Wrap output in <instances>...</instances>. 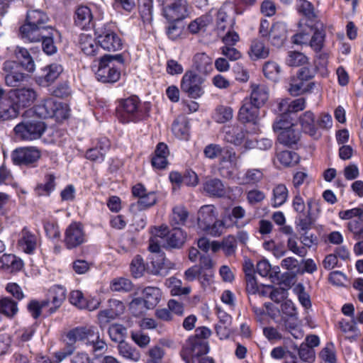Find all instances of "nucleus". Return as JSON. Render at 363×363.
<instances>
[{
	"instance_id": "29",
	"label": "nucleus",
	"mask_w": 363,
	"mask_h": 363,
	"mask_svg": "<svg viewBox=\"0 0 363 363\" xmlns=\"http://www.w3.org/2000/svg\"><path fill=\"white\" fill-rule=\"evenodd\" d=\"M203 191L210 197L222 198L226 194L223 182L218 178L207 179L203 184Z\"/></svg>"
},
{
	"instance_id": "8",
	"label": "nucleus",
	"mask_w": 363,
	"mask_h": 363,
	"mask_svg": "<svg viewBox=\"0 0 363 363\" xmlns=\"http://www.w3.org/2000/svg\"><path fill=\"white\" fill-rule=\"evenodd\" d=\"M33 112L39 118H67L68 110L62 103L49 98L42 101L39 104L33 107Z\"/></svg>"
},
{
	"instance_id": "44",
	"label": "nucleus",
	"mask_w": 363,
	"mask_h": 363,
	"mask_svg": "<svg viewBox=\"0 0 363 363\" xmlns=\"http://www.w3.org/2000/svg\"><path fill=\"white\" fill-rule=\"evenodd\" d=\"M118 350L119 354L127 359L138 362L140 358V352L125 341L118 344Z\"/></svg>"
},
{
	"instance_id": "27",
	"label": "nucleus",
	"mask_w": 363,
	"mask_h": 363,
	"mask_svg": "<svg viewBox=\"0 0 363 363\" xmlns=\"http://www.w3.org/2000/svg\"><path fill=\"white\" fill-rule=\"evenodd\" d=\"M287 38L286 25L281 21L274 22L270 27V33L267 38L271 44L276 47H281Z\"/></svg>"
},
{
	"instance_id": "3",
	"label": "nucleus",
	"mask_w": 363,
	"mask_h": 363,
	"mask_svg": "<svg viewBox=\"0 0 363 363\" xmlns=\"http://www.w3.org/2000/svg\"><path fill=\"white\" fill-rule=\"evenodd\" d=\"M216 207L212 204L202 206L197 214L199 228L206 234L213 237L220 236L225 228V222L218 219Z\"/></svg>"
},
{
	"instance_id": "43",
	"label": "nucleus",
	"mask_w": 363,
	"mask_h": 363,
	"mask_svg": "<svg viewBox=\"0 0 363 363\" xmlns=\"http://www.w3.org/2000/svg\"><path fill=\"white\" fill-rule=\"evenodd\" d=\"M172 129L177 138L185 140L189 139L190 126L186 119L175 120L172 124Z\"/></svg>"
},
{
	"instance_id": "2",
	"label": "nucleus",
	"mask_w": 363,
	"mask_h": 363,
	"mask_svg": "<svg viewBox=\"0 0 363 363\" xmlns=\"http://www.w3.org/2000/svg\"><path fill=\"white\" fill-rule=\"evenodd\" d=\"M9 60L3 64L5 83L13 89H23V48H8Z\"/></svg>"
},
{
	"instance_id": "37",
	"label": "nucleus",
	"mask_w": 363,
	"mask_h": 363,
	"mask_svg": "<svg viewBox=\"0 0 363 363\" xmlns=\"http://www.w3.org/2000/svg\"><path fill=\"white\" fill-rule=\"evenodd\" d=\"M148 248L151 252L157 254L151 258V264L153 267L152 273L155 275L160 274L164 266V253L160 254V245L152 240H150Z\"/></svg>"
},
{
	"instance_id": "53",
	"label": "nucleus",
	"mask_w": 363,
	"mask_h": 363,
	"mask_svg": "<svg viewBox=\"0 0 363 363\" xmlns=\"http://www.w3.org/2000/svg\"><path fill=\"white\" fill-rule=\"evenodd\" d=\"M43 228L47 237L51 240H59L60 231L57 222L55 220L45 219L43 220Z\"/></svg>"
},
{
	"instance_id": "4",
	"label": "nucleus",
	"mask_w": 363,
	"mask_h": 363,
	"mask_svg": "<svg viewBox=\"0 0 363 363\" xmlns=\"http://www.w3.org/2000/svg\"><path fill=\"white\" fill-rule=\"evenodd\" d=\"M302 130L313 138L318 140L321 137L320 130H327L332 126L333 121L330 114L322 113L318 117L311 111H307L299 117Z\"/></svg>"
},
{
	"instance_id": "35",
	"label": "nucleus",
	"mask_w": 363,
	"mask_h": 363,
	"mask_svg": "<svg viewBox=\"0 0 363 363\" xmlns=\"http://www.w3.org/2000/svg\"><path fill=\"white\" fill-rule=\"evenodd\" d=\"M247 53L252 60L256 61L268 57L269 48L261 40L254 39L251 42Z\"/></svg>"
},
{
	"instance_id": "28",
	"label": "nucleus",
	"mask_w": 363,
	"mask_h": 363,
	"mask_svg": "<svg viewBox=\"0 0 363 363\" xmlns=\"http://www.w3.org/2000/svg\"><path fill=\"white\" fill-rule=\"evenodd\" d=\"M91 329L93 333L88 337L85 345L87 347H91V352L95 356H99L106 351L107 344L104 338L100 337L99 331L96 326L93 325Z\"/></svg>"
},
{
	"instance_id": "39",
	"label": "nucleus",
	"mask_w": 363,
	"mask_h": 363,
	"mask_svg": "<svg viewBox=\"0 0 363 363\" xmlns=\"http://www.w3.org/2000/svg\"><path fill=\"white\" fill-rule=\"evenodd\" d=\"M314 86V82L306 83L294 77L291 79L288 91L291 96H298L311 92Z\"/></svg>"
},
{
	"instance_id": "33",
	"label": "nucleus",
	"mask_w": 363,
	"mask_h": 363,
	"mask_svg": "<svg viewBox=\"0 0 363 363\" xmlns=\"http://www.w3.org/2000/svg\"><path fill=\"white\" fill-rule=\"evenodd\" d=\"M96 38L91 35L82 33L79 35V44L82 51L87 56H96L99 51V45Z\"/></svg>"
},
{
	"instance_id": "60",
	"label": "nucleus",
	"mask_w": 363,
	"mask_h": 363,
	"mask_svg": "<svg viewBox=\"0 0 363 363\" xmlns=\"http://www.w3.org/2000/svg\"><path fill=\"white\" fill-rule=\"evenodd\" d=\"M277 159L285 167L294 166L298 162V155L291 151H281L277 155Z\"/></svg>"
},
{
	"instance_id": "12",
	"label": "nucleus",
	"mask_w": 363,
	"mask_h": 363,
	"mask_svg": "<svg viewBox=\"0 0 363 363\" xmlns=\"http://www.w3.org/2000/svg\"><path fill=\"white\" fill-rule=\"evenodd\" d=\"M162 11L169 22L180 21L189 16V4L186 0H164Z\"/></svg>"
},
{
	"instance_id": "45",
	"label": "nucleus",
	"mask_w": 363,
	"mask_h": 363,
	"mask_svg": "<svg viewBox=\"0 0 363 363\" xmlns=\"http://www.w3.org/2000/svg\"><path fill=\"white\" fill-rule=\"evenodd\" d=\"M17 301L13 300L9 297H2L0 298V313L6 317L11 318L18 312Z\"/></svg>"
},
{
	"instance_id": "62",
	"label": "nucleus",
	"mask_w": 363,
	"mask_h": 363,
	"mask_svg": "<svg viewBox=\"0 0 363 363\" xmlns=\"http://www.w3.org/2000/svg\"><path fill=\"white\" fill-rule=\"evenodd\" d=\"M45 307H48V302L43 300L41 301L32 300L28 303L27 310L34 319H38L41 315L42 309Z\"/></svg>"
},
{
	"instance_id": "11",
	"label": "nucleus",
	"mask_w": 363,
	"mask_h": 363,
	"mask_svg": "<svg viewBox=\"0 0 363 363\" xmlns=\"http://www.w3.org/2000/svg\"><path fill=\"white\" fill-rule=\"evenodd\" d=\"M209 347L208 342L197 337H189L182 347L181 357L186 363H195L194 359L206 354Z\"/></svg>"
},
{
	"instance_id": "10",
	"label": "nucleus",
	"mask_w": 363,
	"mask_h": 363,
	"mask_svg": "<svg viewBox=\"0 0 363 363\" xmlns=\"http://www.w3.org/2000/svg\"><path fill=\"white\" fill-rule=\"evenodd\" d=\"M22 96L23 89H13L9 91V98L0 101V120H10L18 116Z\"/></svg>"
},
{
	"instance_id": "56",
	"label": "nucleus",
	"mask_w": 363,
	"mask_h": 363,
	"mask_svg": "<svg viewBox=\"0 0 363 363\" xmlns=\"http://www.w3.org/2000/svg\"><path fill=\"white\" fill-rule=\"evenodd\" d=\"M130 270L132 276L135 278H140L143 275L145 271V265L140 255H138L132 259Z\"/></svg>"
},
{
	"instance_id": "30",
	"label": "nucleus",
	"mask_w": 363,
	"mask_h": 363,
	"mask_svg": "<svg viewBox=\"0 0 363 363\" xmlns=\"http://www.w3.org/2000/svg\"><path fill=\"white\" fill-rule=\"evenodd\" d=\"M264 178V174L262 169L249 168L245 171L241 177L238 178L239 184L257 186L259 184L262 182Z\"/></svg>"
},
{
	"instance_id": "19",
	"label": "nucleus",
	"mask_w": 363,
	"mask_h": 363,
	"mask_svg": "<svg viewBox=\"0 0 363 363\" xmlns=\"http://www.w3.org/2000/svg\"><path fill=\"white\" fill-rule=\"evenodd\" d=\"M43 74L35 77V82L42 86L52 84L62 73L63 67L57 63H52L43 69Z\"/></svg>"
},
{
	"instance_id": "57",
	"label": "nucleus",
	"mask_w": 363,
	"mask_h": 363,
	"mask_svg": "<svg viewBox=\"0 0 363 363\" xmlns=\"http://www.w3.org/2000/svg\"><path fill=\"white\" fill-rule=\"evenodd\" d=\"M347 229L355 240L363 239V218H354L347 223Z\"/></svg>"
},
{
	"instance_id": "50",
	"label": "nucleus",
	"mask_w": 363,
	"mask_h": 363,
	"mask_svg": "<svg viewBox=\"0 0 363 363\" xmlns=\"http://www.w3.org/2000/svg\"><path fill=\"white\" fill-rule=\"evenodd\" d=\"M126 330V328L123 325L113 323L109 326L108 333L112 341L120 344V342H124Z\"/></svg>"
},
{
	"instance_id": "58",
	"label": "nucleus",
	"mask_w": 363,
	"mask_h": 363,
	"mask_svg": "<svg viewBox=\"0 0 363 363\" xmlns=\"http://www.w3.org/2000/svg\"><path fill=\"white\" fill-rule=\"evenodd\" d=\"M307 57L298 51H289L286 57V64L291 67H298L307 62Z\"/></svg>"
},
{
	"instance_id": "16",
	"label": "nucleus",
	"mask_w": 363,
	"mask_h": 363,
	"mask_svg": "<svg viewBox=\"0 0 363 363\" xmlns=\"http://www.w3.org/2000/svg\"><path fill=\"white\" fill-rule=\"evenodd\" d=\"M74 23L82 30L96 28L93 13L87 6H79L74 13Z\"/></svg>"
},
{
	"instance_id": "14",
	"label": "nucleus",
	"mask_w": 363,
	"mask_h": 363,
	"mask_svg": "<svg viewBox=\"0 0 363 363\" xmlns=\"http://www.w3.org/2000/svg\"><path fill=\"white\" fill-rule=\"evenodd\" d=\"M110 147L111 141L108 138L106 137L98 138L94 143V146L86 150L85 157L92 162H102Z\"/></svg>"
},
{
	"instance_id": "51",
	"label": "nucleus",
	"mask_w": 363,
	"mask_h": 363,
	"mask_svg": "<svg viewBox=\"0 0 363 363\" xmlns=\"http://www.w3.org/2000/svg\"><path fill=\"white\" fill-rule=\"evenodd\" d=\"M233 116V110L231 107L219 105L215 109L214 119L219 123L230 121Z\"/></svg>"
},
{
	"instance_id": "48",
	"label": "nucleus",
	"mask_w": 363,
	"mask_h": 363,
	"mask_svg": "<svg viewBox=\"0 0 363 363\" xmlns=\"http://www.w3.org/2000/svg\"><path fill=\"white\" fill-rule=\"evenodd\" d=\"M339 325L342 333L347 335V338L355 340L359 336V331L354 318L351 321L342 320L339 322Z\"/></svg>"
},
{
	"instance_id": "9",
	"label": "nucleus",
	"mask_w": 363,
	"mask_h": 363,
	"mask_svg": "<svg viewBox=\"0 0 363 363\" xmlns=\"http://www.w3.org/2000/svg\"><path fill=\"white\" fill-rule=\"evenodd\" d=\"M204 82L205 79L195 71L187 70L181 79L180 89L189 98L197 99L204 94L202 87Z\"/></svg>"
},
{
	"instance_id": "18",
	"label": "nucleus",
	"mask_w": 363,
	"mask_h": 363,
	"mask_svg": "<svg viewBox=\"0 0 363 363\" xmlns=\"http://www.w3.org/2000/svg\"><path fill=\"white\" fill-rule=\"evenodd\" d=\"M259 108L244 99L238 112V121L242 123L257 125L259 120Z\"/></svg>"
},
{
	"instance_id": "32",
	"label": "nucleus",
	"mask_w": 363,
	"mask_h": 363,
	"mask_svg": "<svg viewBox=\"0 0 363 363\" xmlns=\"http://www.w3.org/2000/svg\"><path fill=\"white\" fill-rule=\"evenodd\" d=\"M46 130V125L40 121H32L24 123V140L40 138Z\"/></svg>"
},
{
	"instance_id": "54",
	"label": "nucleus",
	"mask_w": 363,
	"mask_h": 363,
	"mask_svg": "<svg viewBox=\"0 0 363 363\" xmlns=\"http://www.w3.org/2000/svg\"><path fill=\"white\" fill-rule=\"evenodd\" d=\"M157 198L155 191H149L145 195L138 199L135 204L139 211H145L157 203Z\"/></svg>"
},
{
	"instance_id": "59",
	"label": "nucleus",
	"mask_w": 363,
	"mask_h": 363,
	"mask_svg": "<svg viewBox=\"0 0 363 363\" xmlns=\"http://www.w3.org/2000/svg\"><path fill=\"white\" fill-rule=\"evenodd\" d=\"M38 245V238L24 228V252L33 254Z\"/></svg>"
},
{
	"instance_id": "20",
	"label": "nucleus",
	"mask_w": 363,
	"mask_h": 363,
	"mask_svg": "<svg viewBox=\"0 0 363 363\" xmlns=\"http://www.w3.org/2000/svg\"><path fill=\"white\" fill-rule=\"evenodd\" d=\"M66 298V291L61 286L55 285L51 287L46 295V298L43 301L48 302V306L51 303L49 310V314H52L62 306Z\"/></svg>"
},
{
	"instance_id": "15",
	"label": "nucleus",
	"mask_w": 363,
	"mask_h": 363,
	"mask_svg": "<svg viewBox=\"0 0 363 363\" xmlns=\"http://www.w3.org/2000/svg\"><path fill=\"white\" fill-rule=\"evenodd\" d=\"M92 327L93 325L77 326L69 330L65 335L66 345L74 351L77 341L85 343L88 337L92 335Z\"/></svg>"
},
{
	"instance_id": "42",
	"label": "nucleus",
	"mask_w": 363,
	"mask_h": 363,
	"mask_svg": "<svg viewBox=\"0 0 363 363\" xmlns=\"http://www.w3.org/2000/svg\"><path fill=\"white\" fill-rule=\"evenodd\" d=\"M325 30L323 28H315L309 40L308 45L316 53L320 52L325 45Z\"/></svg>"
},
{
	"instance_id": "31",
	"label": "nucleus",
	"mask_w": 363,
	"mask_h": 363,
	"mask_svg": "<svg viewBox=\"0 0 363 363\" xmlns=\"http://www.w3.org/2000/svg\"><path fill=\"white\" fill-rule=\"evenodd\" d=\"M194 71L207 75L213 70V60L204 52L196 53L193 58Z\"/></svg>"
},
{
	"instance_id": "13",
	"label": "nucleus",
	"mask_w": 363,
	"mask_h": 363,
	"mask_svg": "<svg viewBox=\"0 0 363 363\" xmlns=\"http://www.w3.org/2000/svg\"><path fill=\"white\" fill-rule=\"evenodd\" d=\"M86 240L83 225L79 222H72L65 230L64 244L67 250L75 249Z\"/></svg>"
},
{
	"instance_id": "41",
	"label": "nucleus",
	"mask_w": 363,
	"mask_h": 363,
	"mask_svg": "<svg viewBox=\"0 0 363 363\" xmlns=\"http://www.w3.org/2000/svg\"><path fill=\"white\" fill-rule=\"evenodd\" d=\"M189 216V211L184 206H177L174 207L169 220L171 225L173 227L184 225Z\"/></svg>"
},
{
	"instance_id": "26",
	"label": "nucleus",
	"mask_w": 363,
	"mask_h": 363,
	"mask_svg": "<svg viewBox=\"0 0 363 363\" xmlns=\"http://www.w3.org/2000/svg\"><path fill=\"white\" fill-rule=\"evenodd\" d=\"M251 93L249 98L244 99L252 102V104L259 107L263 106L269 99V89L264 84H252L250 85Z\"/></svg>"
},
{
	"instance_id": "64",
	"label": "nucleus",
	"mask_w": 363,
	"mask_h": 363,
	"mask_svg": "<svg viewBox=\"0 0 363 363\" xmlns=\"http://www.w3.org/2000/svg\"><path fill=\"white\" fill-rule=\"evenodd\" d=\"M265 197L264 192L257 189L249 190L246 193V199L248 204L250 206L261 203L265 199Z\"/></svg>"
},
{
	"instance_id": "46",
	"label": "nucleus",
	"mask_w": 363,
	"mask_h": 363,
	"mask_svg": "<svg viewBox=\"0 0 363 363\" xmlns=\"http://www.w3.org/2000/svg\"><path fill=\"white\" fill-rule=\"evenodd\" d=\"M295 128L293 119L291 118L290 114L286 112H280V115L277 121L273 124V130L276 133L287 130L291 128Z\"/></svg>"
},
{
	"instance_id": "40",
	"label": "nucleus",
	"mask_w": 363,
	"mask_h": 363,
	"mask_svg": "<svg viewBox=\"0 0 363 363\" xmlns=\"http://www.w3.org/2000/svg\"><path fill=\"white\" fill-rule=\"evenodd\" d=\"M301 133L295 128L281 131L278 135V141L287 147H293L300 140Z\"/></svg>"
},
{
	"instance_id": "49",
	"label": "nucleus",
	"mask_w": 363,
	"mask_h": 363,
	"mask_svg": "<svg viewBox=\"0 0 363 363\" xmlns=\"http://www.w3.org/2000/svg\"><path fill=\"white\" fill-rule=\"evenodd\" d=\"M45 184H38L36 186L35 191L38 195H48L55 189V176L53 174H47L45 175Z\"/></svg>"
},
{
	"instance_id": "25",
	"label": "nucleus",
	"mask_w": 363,
	"mask_h": 363,
	"mask_svg": "<svg viewBox=\"0 0 363 363\" xmlns=\"http://www.w3.org/2000/svg\"><path fill=\"white\" fill-rule=\"evenodd\" d=\"M246 210L241 206L232 208L230 212L225 216V219L230 222L228 227H235L238 229L245 228L250 223V219L246 217Z\"/></svg>"
},
{
	"instance_id": "47",
	"label": "nucleus",
	"mask_w": 363,
	"mask_h": 363,
	"mask_svg": "<svg viewBox=\"0 0 363 363\" xmlns=\"http://www.w3.org/2000/svg\"><path fill=\"white\" fill-rule=\"evenodd\" d=\"M248 132L240 127H233L226 132V140L235 145H240L245 140Z\"/></svg>"
},
{
	"instance_id": "55",
	"label": "nucleus",
	"mask_w": 363,
	"mask_h": 363,
	"mask_svg": "<svg viewBox=\"0 0 363 363\" xmlns=\"http://www.w3.org/2000/svg\"><path fill=\"white\" fill-rule=\"evenodd\" d=\"M41 157V152L35 147H24V165L35 166Z\"/></svg>"
},
{
	"instance_id": "5",
	"label": "nucleus",
	"mask_w": 363,
	"mask_h": 363,
	"mask_svg": "<svg viewBox=\"0 0 363 363\" xmlns=\"http://www.w3.org/2000/svg\"><path fill=\"white\" fill-rule=\"evenodd\" d=\"M116 61L120 65H123L125 60L122 54H106L99 59V67L96 72L98 81L102 83H115L121 77V71L115 65Z\"/></svg>"
},
{
	"instance_id": "63",
	"label": "nucleus",
	"mask_w": 363,
	"mask_h": 363,
	"mask_svg": "<svg viewBox=\"0 0 363 363\" xmlns=\"http://www.w3.org/2000/svg\"><path fill=\"white\" fill-rule=\"evenodd\" d=\"M287 247L293 253L301 257H306L308 253V250L307 249H305V247L299 246L298 245L296 235H294L293 236H291L288 238Z\"/></svg>"
},
{
	"instance_id": "23",
	"label": "nucleus",
	"mask_w": 363,
	"mask_h": 363,
	"mask_svg": "<svg viewBox=\"0 0 363 363\" xmlns=\"http://www.w3.org/2000/svg\"><path fill=\"white\" fill-rule=\"evenodd\" d=\"M315 204H318V202L315 199L309 198L307 199L306 213L298 215L296 217V223L299 230L307 233L313 228L315 220L312 216V211L313 206Z\"/></svg>"
},
{
	"instance_id": "61",
	"label": "nucleus",
	"mask_w": 363,
	"mask_h": 363,
	"mask_svg": "<svg viewBox=\"0 0 363 363\" xmlns=\"http://www.w3.org/2000/svg\"><path fill=\"white\" fill-rule=\"evenodd\" d=\"M262 71L265 77L271 80H276L281 69L277 62L268 61L264 63Z\"/></svg>"
},
{
	"instance_id": "7",
	"label": "nucleus",
	"mask_w": 363,
	"mask_h": 363,
	"mask_svg": "<svg viewBox=\"0 0 363 363\" xmlns=\"http://www.w3.org/2000/svg\"><path fill=\"white\" fill-rule=\"evenodd\" d=\"M94 33L99 45L104 50L108 52L122 50L123 40L115 31L111 23H107L95 28Z\"/></svg>"
},
{
	"instance_id": "52",
	"label": "nucleus",
	"mask_w": 363,
	"mask_h": 363,
	"mask_svg": "<svg viewBox=\"0 0 363 363\" xmlns=\"http://www.w3.org/2000/svg\"><path fill=\"white\" fill-rule=\"evenodd\" d=\"M110 288L112 291L129 292L132 291L133 285L128 279L119 277L111 281Z\"/></svg>"
},
{
	"instance_id": "22",
	"label": "nucleus",
	"mask_w": 363,
	"mask_h": 363,
	"mask_svg": "<svg viewBox=\"0 0 363 363\" xmlns=\"http://www.w3.org/2000/svg\"><path fill=\"white\" fill-rule=\"evenodd\" d=\"M187 239V233L180 227H173L165 239L164 247L167 250L181 249Z\"/></svg>"
},
{
	"instance_id": "34",
	"label": "nucleus",
	"mask_w": 363,
	"mask_h": 363,
	"mask_svg": "<svg viewBox=\"0 0 363 363\" xmlns=\"http://www.w3.org/2000/svg\"><path fill=\"white\" fill-rule=\"evenodd\" d=\"M306 107V100L304 98H298L293 101L289 99H281L277 104L279 112H286L289 114L302 111Z\"/></svg>"
},
{
	"instance_id": "21",
	"label": "nucleus",
	"mask_w": 363,
	"mask_h": 363,
	"mask_svg": "<svg viewBox=\"0 0 363 363\" xmlns=\"http://www.w3.org/2000/svg\"><path fill=\"white\" fill-rule=\"evenodd\" d=\"M59 32L54 28H50L43 31L39 39L27 40L29 42L37 43L41 42L43 51L48 55H52L57 51V46L54 43V38L59 35Z\"/></svg>"
},
{
	"instance_id": "1",
	"label": "nucleus",
	"mask_w": 363,
	"mask_h": 363,
	"mask_svg": "<svg viewBox=\"0 0 363 363\" xmlns=\"http://www.w3.org/2000/svg\"><path fill=\"white\" fill-rule=\"evenodd\" d=\"M150 108L146 107L135 95L118 101L116 114L120 123H137L149 116Z\"/></svg>"
},
{
	"instance_id": "38",
	"label": "nucleus",
	"mask_w": 363,
	"mask_h": 363,
	"mask_svg": "<svg viewBox=\"0 0 363 363\" xmlns=\"http://www.w3.org/2000/svg\"><path fill=\"white\" fill-rule=\"evenodd\" d=\"M23 268V261L17 258L14 255L4 254L0 257V269L8 272H15Z\"/></svg>"
},
{
	"instance_id": "17",
	"label": "nucleus",
	"mask_w": 363,
	"mask_h": 363,
	"mask_svg": "<svg viewBox=\"0 0 363 363\" xmlns=\"http://www.w3.org/2000/svg\"><path fill=\"white\" fill-rule=\"evenodd\" d=\"M144 298H135L133 299V306L146 305L148 309L154 308L161 299L162 293L159 288L147 286L143 290Z\"/></svg>"
},
{
	"instance_id": "24",
	"label": "nucleus",
	"mask_w": 363,
	"mask_h": 363,
	"mask_svg": "<svg viewBox=\"0 0 363 363\" xmlns=\"http://www.w3.org/2000/svg\"><path fill=\"white\" fill-rule=\"evenodd\" d=\"M234 9V6L230 2H225L218 11L216 15V30L218 33L224 32L228 28L232 27L230 15Z\"/></svg>"
},
{
	"instance_id": "6",
	"label": "nucleus",
	"mask_w": 363,
	"mask_h": 363,
	"mask_svg": "<svg viewBox=\"0 0 363 363\" xmlns=\"http://www.w3.org/2000/svg\"><path fill=\"white\" fill-rule=\"evenodd\" d=\"M49 17L40 9L28 10L24 19V39H39L40 34L52 26H47Z\"/></svg>"
},
{
	"instance_id": "36",
	"label": "nucleus",
	"mask_w": 363,
	"mask_h": 363,
	"mask_svg": "<svg viewBox=\"0 0 363 363\" xmlns=\"http://www.w3.org/2000/svg\"><path fill=\"white\" fill-rule=\"evenodd\" d=\"M289 190L284 184H275L272 191L270 199L271 206L273 208H279L288 200Z\"/></svg>"
}]
</instances>
